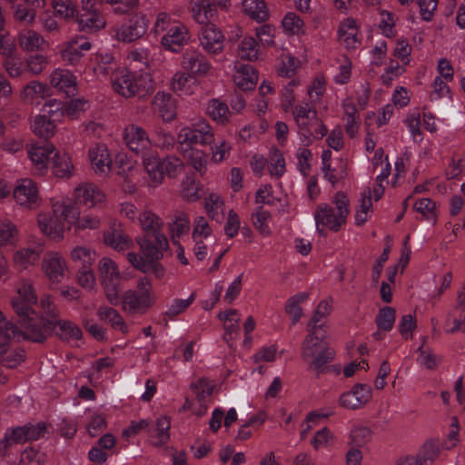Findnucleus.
<instances>
[{"mask_svg": "<svg viewBox=\"0 0 465 465\" xmlns=\"http://www.w3.org/2000/svg\"><path fill=\"white\" fill-rule=\"evenodd\" d=\"M149 19L145 15H135L129 24H124L114 30V38L124 43H131L141 38L147 32Z\"/></svg>", "mask_w": 465, "mask_h": 465, "instance_id": "obj_13", "label": "nucleus"}, {"mask_svg": "<svg viewBox=\"0 0 465 465\" xmlns=\"http://www.w3.org/2000/svg\"><path fill=\"white\" fill-rule=\"evenodd\" d=\"M100 283L109 303L118 305L121 292V272L117 263L110 257H103L97 266Z\"/></svg>", "mask_w": 465, "mask_h": 465, "instance_id": "obj_8", "label": "nucleus"}, {"mask_svg": "<svg viewBox=\"0 0 465 465\" xmlns=\"http://www.w3.org/2000/svg\"><path fill=\"white\" fill-rule=\"evenodd\" d=\"M97 314L100 320L110 323L114 330L119 331L124 334L129 331L126 322L120 313L114 308L102 306L98 309Z\"/></svg>", "mask_w": 465, "mask_h": 465, "instance_id": "obj_48", "label": "nucleus"}, {"mask_svg": "<svg viewBox=\"0 0 465 465\" xmlns=\"http://www.w3.org/2000/svg\"><path fill=\"white\" fill-rule=\"evenodd\" d=\"M69 229L74 228L75 231L95 230L101 225V218L93 213H84L81 215L80 211L70 202Z\"/></svg>", "mask_w": 465, "mask_h": 465, "instance_id": "obj_30", "label": "nucleus"}, {"mask_svg": "<svg viewBox=\"0 0 465 465\" xmlns=\"http://www.w3.org/2000/svg\"><path fill=\"white\" fill-rule=\"evenodd\" d=\"M95 258V251L84 245H75L69 252L71 262L78 269L92 267Z\"/></svg>", "mask_w": 465, "mask_h": 465, "instance_id": "obj_41", "label": "nucleus"}, {"mask_svg": "<svg viewBox=\"0 0 465 465\" xmlns=\"http://www.w3.org/2000/svg\"><path fill=\"white\" fill-rule=\"evenodd\" d=\"M17 42L20 48L25 52L41 51L48 45L43 35L30 28H25L18 33Z\"/></svg>", "mask_w": 465, "mask_h": 465, "instance_id": "obj_37", "label": "nucleus"}, {"mask_svg": "<svg viewBox=\"0 0 465 465\" xmlns=\"http://www.w3.org/2000/svg\"><path fill=\"white\" fill-rule=\"evenodd\" d=\"M92 46V43L86 37L75 35L59 46V54L65 64L75 66L81 63Z\"/></svg>", "mask_w": 465, "mask_h": 465, "instance_id": "obj_11", "label": "nucleus"}, {"mask_svg": "<svg viewBox=\"0 0 465 465\" xmlns=\"http://www.w3.org/2000/svg\"><path fill=\"white\" fill-rule=\"evenodd\" d=\"M51 211H42L36 216L39 231L53 241H61L69 231L70 201L67 198H52Z\"/></svg>", "mask_w": 465, "mask_h": 465, "instance_id": "obj_3", "label": "nucleus"}, {"mask_svg": "<svg viewBox=\"0 0 465 465\" xmlns=\"http://www.w3.org/2000/svg\"><path fill=\"white\" fill-rule=\"evenodd\" d=\"M152 106L163 123H172L177 117L176 101L167 92L158 91L153 96Z\"/></svg>", "mask_w": 465, "mask_h": 465, "instance_id": "obj_24", "label": "nucleus"}, {"mask_svg": "<svg viewBox=\"0 0 465 465\" xmlns=\"http://www.w3.org/2000/svg\"><path fill=\"white\" fill-rule=\"evenodd\" d=\"M178 151L186 163L197 173L203 175L207 172L209 154L197 146L178 145Z\"/></svg>", "mask_w": 465, "mask_h": 465, "instance_id": "obj_27", "label": "nucleus"}, {"mask_svg": "<svg viewBox=\"0 0 465 465\" xmlns=\"http://www.w3.org/2000/svg\"><path fill=\"white\" fill-rule=\"evenodd\" d=\"M136 222L146 234L156 235V233H162L161 229L163 227V222L160 217L150 209L143 210L139 213Z\"/></svg>", "mask_w": 465, "mask_h": 465, "instance_id": "obj_44", "label": "nucleus"}, {"mask_svg": "<svg viewBox=\"0 0 465 465\" xmlns=\"http://www.w3.org/2000/svg\"><path fill=\"white\" fill-rule=\"evenodd\" d=\"M42 251L43 247L40 242L15 250L12 257L14 266L19 270H28L37 263Z\"/></svg>", "mask_w": 465, "mask_h": 465, "instance_id": "obj_29", "label": "nucleus"}, {"mask_svg": "<svg viewBox=\"0 0 465 465\" xmlns=\"http://www.w3.org/2000/svg\"><path fill=\"white\" fill-rule=\"evenodd\" d=\"M125 145L133 152L139 153L151 146V139L147 132L140 125L130 124L122 132Z\"/></svg>", "mask_w": 465, "mask_h": 465, "instance_id": "obj_21", "label": "nucleus"}, {"mask_svg": "<svg viewBox=\"0 0 465 465\" xmlns=\"http://www.w3.org/2000/svg\"><path fill=\"white\" fill-rule=\"evenodd\" d=\"M155 302L156 294L146 278L140 279L136 290H128L122 297L123 310L130 314H144Z\"/></svg>", "mask_w": 465, "mask_h": 465, "instance_id": "obj_6", "label": "nucleus"}, {"mask_svg": "<svg viewBox=\"0 0 465 465\" xmlns=\"http://www.w3.org/2000/svg\"><path fill=\"white\" fill-rule=\"evenodd\" d=\"M88 159L92 169L100 176H107L113 168L109 149L104 143H96L88 150Z\"/></svg>", "mask_w": 465, "mask_h": 465, "instance_id": "obj_22", "label": "nucleus"}, {"mask_svg": "<svg viewBox=\"0 0 465 465\" xmlns=\"http://www.w3.org/2000/svg\"><path fill=\"white\" fill-rule=\"evenodd\" d=\"M50 85L66 95H74L77 92V77L69 69L57 67L48 76Z\"/></svg>", "mask_w": 465, "mask_h": 465, "instance_id": "obj_23", "label": "nucleus"}, {"mask_svg": "<svg viewBox=\"0 0 465 465\" xmlns=\"http://www.w3.org/2000/svg\"><path fill=\"white\" fill-rule=\"evenodd\" d=\"M200 45L209 54H221L225 45L223 32L214 24L204 25L199 35Z\"/></svg>", "mask_w": 465, "mask_h": 465, "instance_id": "obj_19", "label": "nucleus"}, {"mask_svg": "<svg viewBox=\"0 0 465 465\" xmlns=\"http://www.w3.org/2000/svg\"><path fill=\"white\" fill-rule=\"evenodd\" d=\"M54 151L55 146L52 143H31L26 146L27 157L34 170L41 175L47 173Z\"/></svg>", "mask_w": 465, "mask_h": 465, "instance_id": "obj_16", "label": "nucleus"}, {"mask_svg": "<svg viewBox=\"0 0 465 465\" xmlns=\"http://www.w3.org/2000/svg\"><path fill=\"white\" fill-rule=\"evenodd\" d=\"M37 302V296L34 289L33 283L26 279H21L15 286V295L11 299V304L15 313L20 317L21 328H42L44 331L49 328L50 322L44 319L39 321L33 305Z\"/></svg>", "mask_w": 465, "mask_h": 465, "instance_id": "obj_4", "label": "nucleus"}, {"mask_svg": "<svg viewBox=\"0 0 465 465\" xmlns=\"http://www.w3.org/2000/svg\"><path fill=\"white\" fill-rule=\"evenodd\" d=\"M170 420L167 417H160L156 420L155 428L152 432L153 443L162 446L169 440Z\"/></svg>", "mask_w": 465, "mask_h": 465, "instance_id": "obj_57", "label": "nucleus"}, {"mask_svg": "<svg viewBox=\"0 0 465 465\" xmlns=\"http://www.w3.org/2000/svg\"><path fill=\"white\" fill-rule=\"evenodd\" d=\"M72 196L75 204L88 208H94L105 201L104 192L96 184L90 182L78 183L74 188Z\"/></svg>", "mask_w": 465, "mask_h": 465, "instance_id": "obj_15", "label": "nucleus"}, {"mask_svg": "<svg viewBox=\"0 0 465 465\" xmlns=\"http://www.w3.org/2000/svg\"><path fill=\"white\" fill-rule=\"evenodd\" d=\"M89 102L84 98H76L69 101L62 106L64 116L71 119H77L81 114L89 109Z\"/></svg>", "mask_w": 465, "mask_h": 465, "instance_id": "obj_63", "label": "nucleus"}, {"mask_svg": "<svg viewBox=\"0 0 465 465\" xmlns=\"http://www.w3.org/2000/svg\"><path fill=\"white\" fill-rule=\"evenodd\" d=\"M51 88L41 82L32 81L21 92V99L31 104H39L41 100L51 96Z\"/></svg>", "mask_w": 465, "mask_h": 465, "instance_id": "obj_38", "label": "nucleus"}, {"mask_svg": "<svg viewBox=\"0 0 465 465\" xmlns=\"http://www.w3.org/2000/svg\"><path fill=\"white\" fill-rule=\"evenodd\" d=\"M142 163L146 174L144 178L146 187L148 189H154L161 185L164 181L161 158L153 153L144 154Z\"/></svg>", "mask_w": 465, "mask_h": 465, "instance_id": "obj_26", "label": "nucleus"}, {"mask_svg": "<svg viewBox=\"0 0 465 465\" xmlns=\"http://www.w3.org/2000/svg\"><path fill=\"white\" fill-rule=\"evenodd\" d=\"M371 393L368 384L356 383L350 391L341 394L340 404L349 410L360 409L371 401Z\"/></svg>", "mask_w": 465, "mask_h": 465, "instance_id": "obj_25", "label": "nucleus"}, {"mask_svg": "<svg viewBox=\"0 0 465 465\" xmlns=\"http://www.w3.org/2000/svg\"><path fill=\"white\" fill-rule=\"evenodd\" d=\"M210 147L209 160L214 164H219L226 161L232 152V143L224 138L214 141Z\"/></svg>", "mask_w": 465, "mask_h": 465, "instance_id": "obj_50", "label": "nucleus"}, {"mask_svg": "<svg viewBox=\"0 0 465 465\" xmlns=\"http://www.w3.org/2000/svg\"><path fill=\"white\" fill-rule=\"evenodd\" d=\"M114 57L111 53L99 51L91 58V62L94 64L92 70L94 74L107 75L110 72L111 64L114 63Z\"/></svg>", "mask_w": 465, "mask_h": 465, "instance_id": "obj_56", "label": "nucleus"}, {"mask_svg": "<svg viewBox=\"0 0 465 465\" xmlns=\"http://www.w3.org/2000/svg\"><path fill=\"white\" fill-rule=\"evenodd\" d=\"M342 107L344 110L343 120L346 122L345 131L352 138L359 130L360 114L351 98H346L342 103Z\"/></svg>", "mask_w": 465, "mask_h": 465, "instance_id": "obj_45", "label": "nucleus"}, {"mask_svg": "<svg viewBox=\"0 0 465 465\" xmlns=\"http://www.w3.org/2000/svg\"><path fill=\"white\" fill-rule=\"evenodd\" d=\"M294 119L299 132L306 139L310 140L312 133L311 129L317 125V111L308 104L300 105L294 112Z\"/></svg>", "mask_w": 465, "mask_h": 465, "instance_id": "obj_34", "label": "nucleus"}, {"mask_svg": "<svg viewBox=\"0 0 465 465\" xmlns=\"http://www.w3.org/2000/svg\"><path fill=\"white\" fill-rule=\"evenodd\" d=\"M181 66L183 70L192 72L196 76H207L212 64L197 48H187L182 54Z\"/></svg>", "mask_w": 465, "mask_h": 465, "instance_id": "obj_17", "label": "nucleus"}, {"mask_svg": "<svg viewBox=\"0 0 465 465\" xmlns=\"http://www.w3.org/2000/svg\"><path fill=\"white\" fill-rule=\"evenodd\" d=\"M205 114L216 124L225 125L230 122L231 111L226 104L212 99L206 104Z\"/></svg>", "mask_w": 465, "mask_h": 465, "instance_id": "obj_43", "label": "nucleus"}, {"mask_svg": "<svg viewBox=\"0 0 465 465\" xmlns=\"http://www.w3.org/2000/svg\"><path fill=\"white\" fill-rule=\"evenodd\" d=\"M271 218V213L262 208L257 209V211L252 214V224L263 237H268L272 234L270 227Z\"/></svg>", "mask_w": 465, "mask_h": 465, "instance_id": "obj_58", "label": "nucleus"}, {"mask_svg": "<svg viewBox=\"0 0 465 465\" xmlns=\"http://www.w3.org/2000/svg\"><path fill=\"white\" fill-rule=\"evenodd\" d=\"M320 318L314 314L307 326V332L303 344L302 356L303 361L307 363L311 371L314 372L316 376L320 373V326L318 322Z\"/></svg>", "mask_w": 465, "mask_h": 465, "instance_id": "obj_9", "label": "nucleus"}, {"mask_svg": "<svg viewBox=\"0 0 465 465\" xmlns=\"http://www.w3.org/2000/svg\"><path fill=\"white\" fill-rule=\"evenodd\" d=\"M77 24L81 31L94 33L104 29L106 25L105 18L98 11L85 12L77 19Z\"/></svg>", "mask_w": 465, "mask_h": 465, "instance_id": "obj_42", "label": "nucleus"}, {"mask_svg": "<svg viewBox=\"0 0 465 465\" xmlns=\"http://www.w3.org/2000/svg\"><path fill=\"white\" fill-rule=\"evenodd\" d=\"M191 41V33L187 25L183 23H174L173 26L163 35L161 38L162 46L172 52L177 53L179 50L188 45Z\"/></svg>", "mask_w": 465, "mask_h": 465, "instance_id": "obj_18", "label": "nucleus"}, {"mask_svg": "<svg viewBox=\"0 0 465 465\" xmlns=\"http://www.w3.org/2000/svg\"><path fill=\"white\" fill-rule=\"evenodd\" d=\"M104 242L117 252H123L134 246V242L129 236L116 231L106 232L104 235Z\"/></svg>", "mask_w": 465, "mask_h": 465, "instance_id": "obj_52", "label": "nucleus"}, {"mask_svg": "<svg viewBox=\"0 0 465 465\" xmlns=\"http://www.w3.org/2000/svg\"><path fill=\"white\" fill-rule=\"evenodd\" d=\"M111 86L115 94L124 98L145 96L154 90V80L152 74L145 71L118 68L112 74Z\"/></svg>", "mask_w": 465, "mask_h": 465, "instance_id": "obj_2", "label": "nucleus"}, {"mask_svg": "<svg viewBox=\"0 0 465 465\" xmlns=\"http://www.w3.org/2000/svg\"><path fill=\"white\" fill-rule=\"evenodd\" d=\"M63 117L61 102L55 99L50 100L43 105L40 114L33 119L31 129L36 136L48 140L54 136L57 124L62 122Z\"/></svg>", "mask_w": 465, "mask_h": 465, "instance_id": "obj_7", "label": "nucleus"}, {"mask_svg": "<svg viewBox=\"0 0 465 465\" xmlns=\"http://www.w3.org/2000/svg\"><path fill=\"white\" fill-rule=\"evenodd\" d=\"M223 200L217 193L208 194L203 203V206L208 216L214 221H220L223 216Z\"/></svg>", "mask_w": 465, "mask_h": 465, "instance_id": "obj_53", "label": "nucleus"}, {"mask_svg": "<svg viewBox=\"0 0 465 465\" xmlns=\"http://www.w3.org/2000/svg\"><path fill=\"white\" fill-rule=\"evenodd\" d=\"M57 334L67 341L77 342L82 337L79 327L69 321H59L57 322Z\"/></svg>", "mask_w": 465, "mask_h": 465, "instance_id": "obj_61", "label": "nucleus"}, {"mask_svg": "<svg viewBox=\"0 0 465 465\" xmlns=\"http://www.w3.org/2000/svg\"><path fill=\"white\" fill-rule=\"evenodd\" d=\"M232 79L239 89L250 91L257 84L258 73L252 65L236 62L234 64Z\"/></svg>", "mask_w": 465, "mask_h": 465, "instance_id": "obj_31", "label": "nucleus"}, {"mask_svg": "<svg viewBox=\"0 0 465 465\" xmlns=\"http://www.w3.org/2000/svg\"><path fill=\"white\" fill-rule=\"evenodd\" d=\"M53 174L59 179L68 180L74 174V166L70 154L64 151H55L51 159Z\"/></svg>", "mask_w": 465, "mask_h": 465, "instance_id": "obj_35", "label": "nucleus"}, {"mask_svg": "<svg viewBox=\"0 0 465 465\" xmlns=\"http://www.w3.org/2000/svg\"><path fill=\"white\" fill-rule=\"evenodd\" d=\"M281 28L284 35L302 36L305 34V24L302 17L292 11L287 12L281 20Z\"/></svg>", "mask_w": 465, "mask_h": 465, "instance_id": "obj_39", "label": "nucleus"}, {"mask_svg": "<svg viewBox=\"0 0 465 465\" xmlns=\"http://www.w3.org/2000/svg\"><path fill=\"white\" fill-rule=\"evenodd\" d=\"M13 198L24 210H35L42 204V197L36 182L30 178L16 181L13 189Z\"/></svg>", "mask_w": 465, "mask_h": 465, "instance_id": "obj_10", "label": "nucleus"}, {"mask_svg": "<svg viewBox=\"0 0 465 465\" xmlns=\"http://www.w3.org/2000/svg\"><path fill=\"white\" fill-rule=\"evenodd\" d=\"M215 141V131L203 117H196L190 123L182 124L176 134L177 145L207 146Z\"/></svg>", "mask_w": 465, "mask_h": 465, "instance_id": "obj_5", "label": "nucleus"}, {"mask_svg": "<svg viewBox=\"0 0 465 465\" xmlns=\"http://www.w3.org/2000/svg\"><path fill=\"white\" fill-rule=\"evenodd\" d=\"M194 393L197 401L200 404L199 410L195 412L198 416H202L205 413L208 408L209 398L212 394L211 386L205 381H199L194 386Z\"/></svg>", "mask_w": 465, "mask_h": 465, "instance_id": "obj_64", "label": "nucleus"}, {"mask_svg": "<svg viewBox=\"0 0 465 465\" xmlns=\"http://www.w3.org/2000/svg\"><path fill=\"white\" fill-rule=\"evenodd\" d=\"M189 8L192 18L201 25H208L218 15V10L211 0H190Z\"/></svg>", "mask_w": 465, "mask_h": 465, "instance_id": "obj_28", "label": "nucleus"}, {"mask_svg": "<svg viewBox=\"0 0 465 465\" xmlns=\"http://www.w3.org/2000/svg\"><path fill=\"white\" fill-rule=\"evenodd\" d=\"M154 243H153L146 235L136 237L135 241L141 252L150 261H159L163 259V253L169 248V242L163 233H156Z\"/></svg>", "mask_w": 465, "mask_h": 465, "instance_id": "obj_20", "label": "nucleus"}, {"mask_svg": "<svg viewBox=\"0 0 465 465\" xmlns=\"http://www.w3.org/2000/svg\"><path fill=\"white\" fill-rule=\"evenodd\" d=\"M161 163L163 170L164 177L175 178L180 175L185 167L184 162L176 155H168L161 158Z\"/></svg>", "mask_w": 465, "mask_h": 465, "instance_id": "obj_54", "label": "nucleus"}, {"mask_svg": "<svg viewBox=\"0 0 465 465\" xmlns=\"http://www.w3.org/2000/svg\"><path fill=\"white\" fill-rule=\"evenodd\" d=\"M307 59V55L302 56V60H301L292 54H282L280 58L277 72L282 77H292Z\"/></svg>", "mask_w": 465, "mask_h": 465, "instance_id": "obj_47", "label": "nucleus"}, {"mask_svg": "<svg viewBox=\"0 0 465 465\" xmlns=\"http://www.w3.org/2000/svg\"><path fill=\"white\" fill-rule=\"evenodd\" d=\"M19 242V230L9 219L0 220V247H14Z\"/></svg>", "mask_w": 465, "mask_h": 465, "instance_id": "obj_46", "label": "nucleus"}, {"mask_svg": "<svg viewBox=\"0 0 465 465\" xmlns=\"http://www.w3.org/2000/svg\"><path fill=\"white\" fill-rule=\"evenodd\" d=\"M45 338L42 328H27L21 330L11 322L6 321L0 312V363L7 368H15L25 360L23 350L9 351L7 346L11 341L31 340L43 341Z\"/></svg>", "mask_w": 465, "mask_h": 465, "instance_id": "obj_1", "label": "nucleus"}, {"mask_svg": "<svg viewBox=\"0 0 465 465\" xmlns=\"http://www.w3.org/2000/svg\"><path fill=\"white\" fill-rule=\"evenodd\" d=\"M237 54L242 60L249 62L258 60L260 50L257 40L252 35L244 36L238 45Z\"/></svg>", "mask_w": 465, "mask_h": 465, "instance_id": "obj_49", "label": "nucleus"}, {"mask_svg": "<svg viewBox=\"0 0 465 465\" xmlns=\"http://www.w3.org/2000/svg\"><path fill=\"white\" fill-rule=\"evenodd\" d=\"M198 87L196 78L185 72L177 71L170 80V89L179 97L193 95Z\"/></svg>", "mask_w": 465, "mask_h": 465, "instance_id": "obj_33", "label": "nucleus"}, {"mask_svg": "<svg viewBox=\"0 0 465 465\" xmlns=\"http://www.w3.org/2000/svg\"><path fill=\"white\" fill-rule=\"evenodd\" d=\"M241 6L244 15L256 22H265L270 17L264 0H242Z\"/></svg>", "mask_w": 465, "mask_h": 465, "instance_id": "obj_40", "label": "nucleus"}, {"mask_svg": "<svg viewBox=\"0 0 465 465\" xmlns=\"http://www.w3.org/2000/svg\"><path fill=\"white\" fill-rule=\"evenodd\" d=\"M259 45L264 48L275 45L276 28L272 25L264 24L255 29Z\"/></svg>", "mask_w": 465, "mask_h": 465, "instance_id": "obj_62", "label": "nucleus"}, {"mask_svg": "<svg viewBox=\"0 0 465 465\" xmlns=\"http://www.w3.org/2000/svg\"><path fill=\"white\" fill-rule=\"evenodd\" d=\"M201 185L191 175L183 178L180 185V196L188 203H194L201 197Z\"/></svg>", "mask_w": 465, "mask_h": 465, "instance_id": "obj_51", "label": "nucleus"}, {"mask_svg": "<svg viewBox=\"0 0 465 465\" xmlns=\"http://www.w3.org/2000/svg\"><path fill=\"white\" fill-rule=\"evenodd\" d=\"M202 239L213 238V228L204 216H196L193 219L192 241H200Z\"/></svg>", "mask_w": 465, "mask_h": 465, "instance_id": "obj_59", "label": "nucleus"}, {"mask_svg": "<svg viewBox=\"0 0 465 465\" xmlns=\"http://www.w3.org/2000/svg\"><path fill=\"white\" fill-rule=\"evenodd\" d=\"M307 297V293L300 292L288 299L285 305V312L291 316L292 324L297 323L301 319L302 314L301 304Z\"/></svg>", "mask_w": 465, "mask_h": 465, "instance_id": "obj_60", "label": "nucleus"}, {"mask_svg": "<svg viewBox=\"0 0 465 465\" xmlns=\"http://www.w3.org/2000/svg\"><path fill=\"white\" fill-rule=\"evenodd\" d=\"M45 425L37 423L35 425H24L5 433V440L9 444L23 443L27 440H35L44 435Z\"/></svg>", "mask_w": 465, "mask_h": 465, "instance_id": "obj_32", "label": "nucleus"}, {"mask_svg": "<svg viewBox=\"0 0 465 465\" xmlns=\"http://www.w3.org/2000/svg\"><path fill=\"white\" fill-rule=\"evenodd\" d=\"M395 319L396 310L391 306H384L375 316V323L379 331H390L394 326Z\"/></svg>", "mask_w": 465, "mask_h": 465, "instance_id": "obj_55", "label": "nucleus"}, {"mask_svg": "<svg viewBox=\"0 0 465 465\" xmlns=\"http://www.w3.org/2000/svg\"><path fill=\"white\" fill-rule=\"evenodd\" d=\"M333 203L338 213L335 214L334 210L331 207L322 208V225L336 232L346 223L349 214V199L345 193L339 192L336 193Z\"/></svg>", "mask_w": 465, "mask_h": 465, "instance_id": "obj_12", "label": "nucleus"}, {"mask_svg": "<svg viewBox=\"0 0 465 465\" xmlns=\"http://www.w3.org/2000/svg\"><path fill=\"white\" fill-rule=\"evenodd\" d=\"M45 277L54 283H59L68 272V266L63 254L57 251L46 252L41 262Z\"/></svg>", "mask_w": 465, "mask_h": 465, "instance_id": "obj_14", "label": "nucleus"}, {"mask_svg": "<svg viewBox=\"0 0 465 465\" xmlns=\"http://www.w3.org/2000/svg\"><path fill=\"white\" fill-rule=\"evenodd\" d=\"M217 318L223 324L224 331L223 340L230 345L231 341L238 337L240 314L236 309H227L220 312Z\"/></svg>", "mask_w": 465, "mask_h": 465, "instance_id": "obj_36", "label": "nucleus"}]
</instances>
